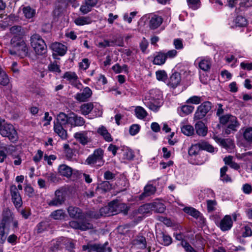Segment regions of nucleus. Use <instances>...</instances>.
Wrapping results in <instances>:
<instances>
[{
  "label": "nucleus",
  "mask_w": 252,
  "mask_h": 252,
  "mask_svg": "<svg viewBox=\"0 0 252 252\" xmlns=\"http://www.w3.org/2000/svg\"><path fill=\"white\" fill-rule=\"evenodd\" d=\"M69 115L60 112L54 121V131L62 139H65L67 137L66 127L69 125Z\"/></svg>",
  "instance_id": "1"
},
{
  "label": "nucleus",
  "mask_w": 252,
  "mask_h": 252,
  "mask_svg": "<svg viewBox=\"0 0 252 252\" xmlns=\"http://www.w3.org/2000/svg\"><path fill=\"white\" fill-rule=\"evenodd\" d=\"M0 134L13 143L16 142L18 140V133L14 126L7 123L4 120H0Z\"/></svg>",
  "instance_id": "2"
},
{
  "label": "nucleus",
  "mask_w": 252,
  "mask_h": 252,
  "mask_svg": "<svg viewBox=\"0 0 252 252\" xmlns=\"http://www.w3.org/2000/svg\"><path fill=\"white\" fill-rule=\"evenodd\" d=\"M30 43L35 53L37 55H43L47 52V45L41 36L34 33L31 36Z\"/></svg>",
  "instance_id": "3"
},
{
  "label": "nucleus",
  "mask_w": 252,
  "mask_h": 252,
  "mask_svg": "<svg viewBox=\"0 0 252 252\" xmlns=\"http://www.w3.org/2000/svg\"><path fill=\"white\" fill-rule=\"evenodd\" d=\"M67 211L69 217L73 219L79 220H86L88 219H92L93 213L92 210H89L86 212L79 207L73 206H69Z\"/></svg>",
  "instance_id": "4"
},
{
  "label": "nucleus",
  "mask_w": 252,
  "mask_h": 252,
  "mask_svg": "<svg viewBox=\"0 0 252 252\" xmlns=\"http://www.w3.org/2000/svg\"><path fill=\"white\" fill-rule=\"evenodd\" d=\"M220 123L222 125L228 124L223 131L224 133L227 135L234 133L236 131V127L239 126L236 117L228 114L220 118Z\"/></svg>",
  "instance_id": "5"
},
{
  "label": "nucleus",
  "mask_w": 252,
  "mask_h": 252,
  "mask_svg": "<svg viewBox=\"0 0 252 252\" xmlns=\"http://www.w3.org/2000/svg\"><path fill=\"white\" fill-rule=\"evenodd\" d=\"M17 37H13L11 39V44L16 48L14 51H10L11 55H18L21 58L26 57L28 54V48L25 42L22 40H18L17 42Z\"/></svg>",
  "instance_id": "6"
},
{
  "label": "nucleus",
  "mask_w": 252,
  "mask_h": 252,
  "mask_svg": "<svg viewBox=\"0 0 252 252\" xmlns=\"http://www.w3.org/2000/svg\"><path fill=\"white\" fill-rule=\"evenodd\" d=\"M152 208L150 203L141 205L138 209L133 210L130 214V219H143L152 214Z\"/></svg>",
  "instance_id": "7"
},
{
  "label": "nucleus",
  "mask_w": 252,
  "mask_h": 252,
  "mask_svg": "<svg viewBox=\"0 0 252 252\" xmlns=\"http://www.w3.org/2000/svg\"><path fill=\"white\" fill-rule=\"evenodd\" d=\"M212 103L209 101H204L199 105L194 115L195 120H201L204 118L211 110Z\"/></svg>",
  "instance_id": "8"
},
{
  "label": "nucleus",
  "mask_w": 252,
  "mask_h": 252,
  "mask_svg": "<svg viewBox=\"0 0 252 252\" xmlns=\"http://www.w3.org/2000/svg\"><path fill=\"white\" fill-rule=\"evenodd\" d=\"M103 154L104 151L102 149H95L93 154L90 155L86 159V162L89 165L96 164L98 162L99 166L102 165L104 163Z\"/></svg>",
  "instance_id": "9"
},
{
  "label": "nucleus",
  "mask_w": 252,
  "mask_h": 252,
  "mask_svg": "<svg viewBox=\"0 0 252 252\" xmlns=\"http://www.w3.org/2000/svg\"><path fill=\"white\" fill-rule=\"evenodd\" d=\"M108 242H106L104 244H94L84 245L83 250L84 251L88 250V252H112V249L108 247Z\"/></svg>",
  "instance_id": "10"
},
{
  "label": "nucleus",
  "mask_w": 252,
  "mask_h": 252,
  "mask_svg": "<svg viewBox=\"0 0 252 252\" xmlns=\"http://www.w3.org/2000/svg\"><path fill=\"white\" fill-rule=\"evenodd\" d=\"M66 199V192L63 189H57L54 197L48 202L49 206H59L64 203Z\"/></svg>",
  "instance_id": "11"
},
{
  "label": "nucleus",
  "mask_w": 252,
  "mask_h": 252,
  "mask_svg": "<svg viewBox=\"0 0 252 252\" xmlns=\"http://www.w3.org/2000/svg\"><path fill=\"white\" fill-rule=\"evenodd\" d=\"M10 193L11 196V200L15 207L18 209L23 205L22 197L15 185H12L10 187Z\"/></svg>",
  "instance_id": "12"
},
{
  "label": "nucleus",
  "mask_w": 252,
  "mask_h": 252,
  "mask_svg": "<svg viewBox=\"0 0 252 252\" xmlns=\"http://www.w3.org/2000/svg\"><path fill=\"white\" fill-rule=\"evenodd\" d=\"M50 48L53 51V57L57 59L56 56H63L67 51V47L62 43L54 42L50 46Z\"/></svg>",
  "instance_id": "13"
},
{
  "label": "nucleus",
  "mask_w": 252,
  "mask_h": 252,
  "mask_svg": "<svg viewBox=\"0 0 252 252\" xmlns=\"http://www.w3.org/2000/svg\"><path fill=\"white\" fill-rule=\"evenodd\" d=\"M149 27L151 30L158 28L163 22V18L158 15L151 14L149 16Z\"/></svg>",
  "instance_id": "14"
},
{
  "label": "nucleus",
  "mask_w": 252,
  "mask_h": 252,
  "mask_svg": "<svg viewBox=\"0 0 252 252\" xmlns=\"http://www.w3.org/2000/svg\"><path fill=\"white\" fill-rule=\"evenodd\" d=\"M99 0H84L80 7V11L83 14H86L90 12L92 8L95 6Z\"/></svg>",
  "instance_id": "15"
},
{
  "label": "nucleus",
  "mask_w": 252,
  "mask_h": 252,
  "mask_svg": "<svg viewBox=\"0 0 252 252\" xmlns=\"http://www.w3.org/2000/svg\"><path fill=\"white\" fill-rule=\"evenodd\" d=\"M70 226L74 229L85 231L93 228V224L88 221H69Z\"/></svg>",
  "instance_id": "16"
},
{
  "label": "nucleus",
  "mask_w": 252,
  "mask_h": 252,
  "mask_svg": "<svg viewBox=\"0 0 252 252\" xmlns=\"http://www.w3.org/2000/svg\"><path fill=\"white\" fill-rule=\"evenodd\" d=\"M110 209L108 205L107 206L100 208L99 212L92 210V212L93 213V215H91L92 219H99L100 217L113 216V214L111 213Z\"/></svg>",
  "instance_id": "17"
},
{
  "label": "nucleus",
  "mask_w": 252,
  "mask_h": 252,
  "mask_svg": "<svg viewBox=\"0 0 252 252\" xmlns=\"http://www.w3.org/2000/svg\"><path fill=\"white\" fill-rule=\"evenodd\" d=\"M155 186L151 184H147L144 189V192L138 196L139 200L145 199L146 197L154 194L156 191Z\"/></svg>",
  "instance_id": "18"
},
{
  "label": "nucleus",
  "mask_w": 252,
  "mask_h": 252,
  "mask_svg": "<svg viewBox=\"0 0 252 252\" xmlns=\"http://www.w3.org/2000/svg\"><path fill=\"white\" fill-rule=\"evenodd\" d=\"M74 137L83 145H86L91 141L88 136V132L86 131L76 132L74 134Z\"/></svg>",
  "instance_id": "19"
},
{
  "label": "nucleus",
  "mask_w": 252,
  "mask_h": 252,
  "mask_svg": "<svg viewBox=\"0 0 252 252\" xmlns=\"http://www.w3.org/2000/svg\"><path fill=\"white\" fill-rule=\"evenodd\" d=\"M92 94V90L89 87H86L83 89L82 93H77L76 94L75 98L79 101L84 102L86 101L88 98L90 97Z\"/></svg>",
  "instance_id": "20"
},
{
  "label": "nucleus",
  "mask_w": 252,
  "mask_h": 252,
  "mask_svg": "<svg viewBox=\"0 0 252 252\" xmlns=\"http://www.w3.org/2000/svg\"><path fill=\"white\" fill-rule=\"evenodd\" d=\"M181 80L180 73L178 72H175L170 76L168 85L174 89L180 84Z\"/></svg>",
  "instance_id": "21"
},
{
  "label": "nucleus",
  "mask_w": 252,
  "mask_h": 252,
  "mask_svg": "<svg viewBox=\"0 0 252 252\" xmlns=\"http://www.w3.org/2000/svg\"><path fill=\"white\" fill-rule=\"evenodd\" d=\"M73 170L72 168L66 164L60 165L58 167V173L59 174L67 178H70L72 174Z\"/></svg>",
  "instance_id": "22"
},
{
  "label": "nucleus",
  "mask_w": 252,
  "mask_h": 252,
  "mask_svg": "<svg viewBox=\"0 0 252 252\" xmlns=\"http://www.w3.org/2000/svg\"><path fill=\"white\" fill-rule=\"evenodd\" d=\"M112 188V185L109 181H105L98 184L96 190L100 193H105L110 191Z\"/></svg>",
  "instance_id": "23"
},
{
  "label": "nucleus",
  "mask_w": 252,
  "mask_h": 252,
  "mask_svg": "<svg viewBox=\"0 0 252 252\" xmlns=\"http://www.w3.org/2000/svg\"><path fill=\"white\" fill-rule=\"evenodd\" d=\"M196 133L202 136H205L207 133V127L202 121H198L195 125Z\"/></svg>",
  "instance_id": "24"
},
{
  "label": "nucleus",
  "mask_w": 252,
  "mask_h": 252,
  "mask_svg": "<svg viewBox=\"0 0 252 252\" xmlns=\"http://www.w3.org/2000/svg\"><path fill=\"white\" fill-rule=\"evenodd\" d=\"M150 204L152 211H154L156 213H162L165 210V206L159 200L150 203Z\"/></svg>",
  "instance_id": "25"
},
{
  "label": "nucleus",
  "mask_w": 252,
  "mask_h": 252,
  "mask_svg": "<svg viewBox=\"0 0 252 252\" xmlns=\"http://www.w3.org/2000/svg\"><path fill=\"white\" fill-rule=\"evenodd\" d=\"M97 132L103 137L104 139L107 142H112L113 138L110 133L108 131L107 128L104 126H101L98 128Z\"/></svg>",
  "instance_id": "26"
},
{
  "label": "nucleus",
  "mask_w": 252,
  "mask_h": 252,
  "mask_svg": "<svg viewBox=\"0 0 252 252\" xmlns=\"http://www.w3.org/2000/svg\"><path fill=\"white\" fill-rule=\"evenodd\" d=\"M184 211L196 219H200L201 220L203 219L201 214L193 207H186L184 209Z\"/></svg>",
  "instance_id": "27"
},
{
  "label": "nucleus",
  "mask_w": 252,
  "mask_h": 252,
  "mask_svg": "<svg viewBox=\"0 0 252 252\" xmlns=\"http://www.w3.org/2000/svg\"><path fill=\"white\" fill-rule=\"evenodd\" d=\"M166 60L165 53L159 52L157 53V55L154 57L153 63L154 64L160 65L163 64L165 63Z\"/></svg>",
  "instance_id": "28"
},
{
  "label": "nucleus",
  "mask_w": 252,
  "mask_h": 252,
  "mask_svg": "<svg viewBox=\"0 0 252 252\" xmlns=\"http://www.w3.org/2000/svg\"><path fill=\"white\" fill-rule=\"evenodd\" d=\"M200 150L206 151L210 153H213L215 151L214 147L205 140H200L198 142Z\"/></svg>",
  "instance_id": "29"
},
{
  "label": "nucleus",
  "mask_w": 252,
  "mask_h": 252,
  "mask_svg": "<svg viewBox=\"0 0 252 252\" xmlns=\"http://www.w3.org/2000/svg\"><path fill=\"white\" fill-rule=\"evenodd\" d=\"M194 107L191 105H184L178 108L179 114L181 116L189 115L192 112Z\"/></svg>",
  "instance_id": "30"
},
{
  "label": "nucleus",
  "mask_w": 252,
  "mask_h": 252,
  "mask_svg": "<svg viewBox=\"0 0 252 252\" xmlns=\"http://www.w3.org/2000/svg\"><path fill=\"white\" fill-rule=\"evenodd\" d=\"M10 82L9 77L0 65V85L7 86Z\"/></svg>",
  "instance_id": "31"
},
{
  "label": "nucleus",
  "mask_w": 252,
  "mask_h": 252,
  "mask_svg": "<svg viewBox=\"0 0 252 252\" xmlns=\"http://www.w3.org/2000/svg\"><path fill=\"white\" fill-rule=\"evenodd\" d=\"M223 161L226 165H229L231 168L238 170L240 168V165L233 161V157L229 156L223 158Z\"/></svg>",
  "instance_id": "32"
},
{
  "label": "nucleus",
  "mask_w": 252,
  "mask_h": 252,
  "mask_svg": "<svg viewBox=\"0 0 252 252\" xmlns=\"http://www.w3.org/2000/svg\"><path fill=\"white\" fill-rule=\"evenodd\" d=\"M66 216L65 213L63 209H59L52 212L50 215L51 217L56 220H63Z\"/></svg>",
  "instance_id": "33"
},
{
  "label": "nucleus",
  "mask_w": 252,
  "mask_h": 252,
  "mask_svg": "<svg viewBox=\"0 0 252 252\" xmlns=\"http://www.w3.org/2000/svg\"><path fill=\"white\" fill-rule=\"evenodd\" d=\"M116 208V214L121 213H123L124 215H127L128 211L129 209V208L126 205V204L120 203L117 200Z\"/></svg>",
  "instance_id": "34"
},
{
  "label": "nucleus",
  "mask_w": 252,
  "mask_h": 252,
  "mask_svg": "<svg viewBox=\"0 0 252 252\" xmlns=\"http://www.w3.org/2000/svg\"><path fill=\"white\" fill-rule=\"evenodd\" d=\"M10 33L15 35L14 37H17V40L18 38H21V36L23 35V32L22 28L20 26H13L10 29Z\"/></svg>",
  "instance_id": "35"
},
{
  "label": "nucleus",
  "mask_w": 252,
  "mask_h": 252,
  "mask_svg": "<svg viewBox=\"0 0 252 252\" xmlns=\"http://www.w3.org/2000/svg\"><path fill=\"white\" fill-rule=\"evenodd\" d=\"M94 105L92 102L84 103L80 107L81 113L84 115L89 114L93 109Z\"/></svg>",
  "instance_id": "36"
},
{
  "label": "nucleus",
  "mask_w": 252,
  "mask_h": 252,
  "mask_svg": "<svg viewBox=\"0 0 252 252\" xmlns=\"http://www.w3.org/2000/svg\"><path fill=\"white\" fill-rule=\"evenodd\" d=\"M228 170V167L227 166H224L220 169V179L224 182H231L232 179L230 177L226 174V172Z\"/></svg>",
  "instance_id": "37"
},
{
  "label": "nucleus",
  "mask_w": 252,
  "mask_h": 252,
  "mask_svg": "<svg viewBox=\"0 0 252 252\" xmlns=\"http://www.w3.org/2000/svg\"><path fill=\"white\" fill-rule=\"evenodd\" d=\"M65 238L64 237H60L57 239L55 242L53 243V246L49 249V252H55L58 251L61 248V245Z\"/></svg>",
  "instance_id": "38"
},
{
  "label": "nucleus",
  "mask_w": 252,
  "mask_h": 252,
  "mask_svg": "<svg viewBox=\"0 0 252 252\" xmlns=\"http://www.w3.org/2000/svg\"><path fill=\"white\" fill-rule=\"evenodd\" d=\"M239 1L240 7L236 9L237 13L252 6V0H239Z\"/></svg>",
  "instance_id": "39"
},
{
  "label": "nucleus",
  "mask_w": 252,
  "mask_h": 252,
  "mask_svg": "<svg viewBox=\"0 0 252 252\" xmlns=\"http://www.w3.org/2000/svg\"><path fill=\"white\" fill-rule=\"evenodd\" d=\"M22 11L24 16L27 19L32 18L35 14V10L30 6L24 7Z\"/></svg>",
  "instance_id": "40"
},
{
  "label": "nucleus",
  "mask_w": 252,
  "mask_h": 252,
  "mask_svg": "<svg viewBox=\"0 0 252 252\" xmlns=\"http://www.w3.org/2000/svg\"><path fill=\"white\" fill-rule=\"evenodd\" d=\"M215 223L222 231L228 230L233 225V221H215Z\"/></svg>",
  "instance_id": "41"
},
{
  "label": "nucleus",
  "mask_w": 252,
  "mask_h": 252,
  "mask_svg": "<svg viewBox=\"0 0 252 252\" xmlns=\"http://www.w3.org/2000/svg\"><path fill=\"white\" fill-rule=\"evenodd\" d=\"M49 221H40L37 225V232L38 233H41L44 231L48 230L50 228Z\"/></svg>",
  "instance_id": "42"
},
{
  "label": "nucleus",
  "mask_w": 252,
  "mask_h": 252,
  "mask_svg": "<svg viewBox=\"0 0 252 252\" xmlns=\"http://www.w3.org/2000/svg\"><path fill=\"white\" fill-rule=\"evenodd\" d=\"M211 66V63L209 60L203 59L199 63V68L203 71H208Z\"/></svg>",
  "instance_id": "43"
},
{
  "label": "nucleus",
  "mask_w": 252,
  "mask_h": 252,
  "mask_svg": "<svg viewBox=\"0 0 252 252\" xmlns=\"http://www.w3.org/2000/svg\"><path fill=\"white\" fill-rule=\"evenodd\" d=\"M92 20L90 17H79L75 19V23L77 25L82 26L87 24H89L91 23Z\"/></svg>",
  "instance_id": "44"
},
{
  "label": "nucleus",
  "mask_w": 252,
  "mask_h": 252,
  "mask_svg": "<svg viewBox=\"0 0 252 252\" xmlns=\"http://www.w3.org/2000/svg\"><path fill=\"white\" fill-rule=\"evenodd\" d=\"M135 113L136 117L140 119H144L148 115L145 110L141 106H137L135 108Z\"/></svg>",
  "instance_id": "45"
},
{
  "label": "nucleus",
  "mask_w": 252,
  "mask_h": 252,
  "mask_svg": "<svg viewBox=\"0 0 252 252\" xmlns=\"http://www.w3.org/2000/svg\"><path fill=\"white\" fill-rule=\"evenodd\" d=\"M2 220H12L14 219V215L9 208H5L2 212Z\"/></svg>",
  "instance_id": "46"
},
{
  "label": "nucleus",
  "mask_w": 252,
  "mask_h": 252,
  "mask_svg": "<svg viewBox=\"0 0 252 252\" xmlns=\"http://www.w3.org/2000/svg\"><path fill=\"white\" fill-rule=\"evenodd\" d=\"M159 235L161 238V243L165 246L170 245L172 243V238L168 235H166L163 232H161Z\"/></svg>",
  "instance_id": "47"
},
{
  "label": "nucleus",
  "mask_w": 252,
  "mask_h": 252,
  "mask_svg": "<svg viewBox=\"0 0 252 252\" xmlns=\"http://www.w3.org/2000/svg\"><path fill=\"white\" fill-rule=\"evenodd\" d=\"M135 244L139 246L140 249H145L147 247L146 238L142 236H138L137 238L135 240Z\"/></svg>",
  "instance_id": "48"
},
{
  "label": "nucleus",
  "mask_w": 252,
  "mask_h": 252,
  "mask_svg": "<svg viewBox=\"0 0 252 252\" xmlns=\"http://www.w3.org/2000/svg\"><path fill=\"white\" fill-rule=\"evenodd\" d=\"M181 131L185 135L190 136L194 133V129L190 125H184L181 127Z\"/></svg>",
  "instance_id": "49"
},
{
  "label": "nucleus",
  "mask_w": 252,
  "mask_h": 252,
  "mask_svg": "<svg viewBox=\"0 0 252 252\" xmlns=\"http://www.w3.org/2000/svg\"><path fill=\"white\" fill-rule=\"evenodd\" d=\"M5 223L1 222L0 223V242L1 244L4 243L6 238V235L5 232Z\"/></svg>",
  "instance_id": "50"
},
{
  "label": "nucleus",
  "mask_w": 252,
  "mask_h": 252,
  "mask_svg": "<svg viewBox=\"0 0 252 252\" xmlns=\"http://www.w3.org/2000/svg\"><path fill=\"white\" fill-rule=\"evenodd\" d=\"M146 101L144 102L146 106H147L150 110L154 111H158L160 105H158L156 102H153L151 101H148L145 99Z\"/></svg>",
  "instance_id": "51"
},
{
  "label": "nucleus",
  "mask_w": 252,
  "mask_h": 252,
  "mask_svg": "<svg viewBox=\"0 0 252 252\" xmlns=\"http://www.w3.org/2000/svg\"><path fill=\"white\" fill-rule=\"evenodd\" d=\"M200 150V148L197 143L191 146V147L189 149L188 153L189 155L190 156H196L198 154Z\"/></svg>",
  "instance_id": "52"
},
{
  "label": "nucleus",
  "mask_w": 252,
  "mask_h": 252,
  "mask_svg": "<svg viewBox=\"0 0 252 252\" xmlns=\"http://www.w3.org/2000/svg\"><path fill=\"white\" fill-rule=\"evenodd\" d=\"M181 246L184 248L186 252H197L187 241H182L180 243Z\"/></svg>",
  "instance_id": "53"
},
{
  "label": "nucleus",
  "mask_w": 252,
  "mask_h": 252,
  "mask_svg": "<svg viewBox=\"0 0 252 252\" xmlns=\"http://www.w3.org/2000/svg\"><path fill=\"white\" fill-rule=\"evenodd\" d=\"M243 136L246 140L248 142H252V128L248 127L243 132Z\"/></svg>",
  "instance_id": "54"
},
{
  "label": "nucleus",
  "mask_w": 252,
  "mask_h": 252,
  "mask_svg": "<svg viewBox=\"0 0 252 252\" xmlns=\"http://www.w3.org/2000/svg\"><path fill=\"white\" fill-rule=\"evenodd\" d=\"M111 44H112V46H117L120 47L124 46V40L122 37H118L113 39L110 40Z\"/></svg>",
  "instance_id": "55"
},
{
  "label": "nucleus",
  "mask_w": 252,
  "mask_h": 252,
  "mask_svg": "<svg viewBox=\"0 0 252 252\" xmlns=\"http://www.w3.org/2000/svg\"><path fill=\"white\" fill-rule=\"evenodd\" d=\"M48 69L51 72H55L60 73L61 70L60 69V65L57 64L56 62L51 63L48 66Z\"/></svg>",
  "instance_id": "56"
},
{
  "label": "nucleus",
  "mask_w": 252,
  "mask_h": 252,
  "mask_svg": "<svg viewBox=\"0 0 252 252\" xmlns=\"http://www.w3.org/2000/svg\"><path fill=\"white\" fill-rule=\"evenodd\" d=\"M189 6L193 10L198 9L200 5L199 0H187Z\"/></svg>",
  "instance_id": "57"
},
{
  "label": "nucleus",
  "mask_w": 252,
  "mask_h": 252,
  "mask_svg": "<svg viewBox=\"0 0 252 252\" xmlns=\"http://www.w3.org/2000/svg\"><path fill=\"white\" fill-rule=\"evenodd\" d=\"M252 224H250L244 227V231L243 232L242 235L243 237H250L252 235Z\"/></svg>",
  "instance_id": "58"
},
{
  "label": "nucleus",
  "mask_w": 252,
  "mask_h": 252,
  "mask_svg": "<svg viewBox=\"0 0 252 252\" xmlns=\"http://www.w3.org/2000/svg\"><path fill=\"white\" fill-rule=\"evenodd\" d=\"M202 101L201 97L200 96L194 95L189 98L187 101V103H192L198 104Z\"/></svg>",
  "instance_id": "59"
},
{
  "label": "nucleus",
  "mask_w": 252,
  "mask_h": 252,
  "mask_svg": "<svg viewBox=\"0 0 252 252\" xmlns=\"http://www.w3.org/2000/svg\"><path fill=\"white\" fill-rule=\"evenodd\" d=\"M156 77L159 81H164L167 78V75L164 70H158L156 72Z\"/></svg>",
  "instance_id": "60"
},
{
  "label": "nucleus",
  "mask_w": 252,
  "mask_h": 252,
  "mask_svg": "<svg viewBox=\"0 0 252 252\" xmlns=\"http://www.w3.org/2000/svg\"><path fill=\"white\" fill-rule=\"evenodd\" d=\"M63 243L65 246V249L69 252H74V249L75 248V244L71 241L65 239Z\"/></svg>",
  "instance_id": "61"
},
{
  "label": "nucleus",
  "mask_w": 252,
  "mask_h": 252,
  "mask_svg": "<svg viewBox=\"0 0 252 252\" xmlns=\"http://www.w3.org/2000/svg\"><path fill=\"white\" fill-rule=\"evenodd\" d=\"M63 77L66 78L69 82L72 80L78 79V76L75 72H66Z\"/></svg>",
  "instance_id": "62"
},
{
  "label": "nucleus",
  "mask_w": 252,
  "mask_h": 252,
  "mask_svg": "<svg viewBox=\"0 0 252 252\" xmlns=\"http://www.w3.org/2000/svg\"><path fill=\"white\" fill-rule=\"evenodd\" d=\"M236 23L238 26L244 27L247 25V20L242 16H238L236 18Z\"/></svg>",
  "instance_id": "63"
},
{
  "label": "nucleus",
  "mask_w": 252,
  "mask_h": 252,
  "mask_svg": "<svg viewBox=\"0 0 252 252\" xmlns=\"http://www.w3.org/2000/svg\"><path fill=\"white\" fill-rule=\"evenodd\" d=\"M125 158L128 160H131L133 158L134 155L132 150L126 148L125 150L124 154Z\"/></svg>",
  "instance_id": "64"
}]
</instances>
